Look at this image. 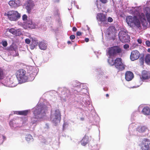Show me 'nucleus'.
Instances as JSON below:
<instances>
[{
  "instance_id": "obj_20",
  "label": "nucleus",
  "mask_w": 150,
  "mask_h": 150,
  "mask_svg": "<svg viewBox=\"0 0 150 150\" xmlns=\"http://www.w3.org/2000/svg\"><path fill=\"white\" fill-rule=\"evenodd\" d=\"M98 78L101 79L102 81H104L108 79V76L105 75L104 72L102 71L99 73L98 74Z\"/></svg>"
},
{
  "instance_id": "obj_12",
  "label": "nucleus",
  "mask_w": 150,
  "mask_h": 150,
  "mask_svg": "<svg viewBox=\"0 0 150 150\" xmlns=\"http://www.w3.org/2000/svg\"><path fill=\"white\" fill-rule=\"evenodd\" d=\"M140 56V54L137 50L132 51L131 52L130 58L132 61H134L137 59Z\"/></svg>"
},
{
  "instance_id": "obj_1",
  "label": "nucleus",
  "mask_w": 150,
  "mask_h": 150,
  "mask_svg": "<svg viewBox=\"0 0 150 150\" xmlns=\"http://www.w3.org/2000/svg\"><path fill=\"white\" fill-rule=\"evenodd\" d=\"M126 21L128 25L131 27L135 25L139 29L141 28L140 22L136 16H128L126 17Z\"/></svg>"
},
{
  "instance_id": "obj_27",
  "label": "nucleus",
  "mask_w": 150,
  "mask_h": 150,
  "mask_svg": "<svg viewBox=\"0 0 150 150\" xmlns=\"http://www.w3.org/2000/svg\"><path fill=\"white\" fill-rule=\"evenodd\" d=\"M145 62L147 63H149L150 62V54H147L146 56L145 59Z\"/></svg>"
},
{
  "instance_id": "obj_54",
  "label": "nucleus",
  "mask_w": 150,
  "mask_h": 150,
  "mask_svg": "<svg viewBox=\"0 0 150 150\" xmlns=\"http://www.w3.org/2000/svg\"><path fill=\"white\" fill-rule=\"evenodd\" d=\"M81 119L82 120H83L84 119H83V118H81Z\"/></svg>"
},
{
  "instance_id": "obj_40",
  "label": "nucleus",
  "mask_w": 150,
  "mask_h": 150,
  "mask_svg": "<svg viewBox=\"0 0 150 150\" xmlns=\"http://www.w3.org/2000/svg\"><path fill=\"white\" fill-rule=\"evenodd\" d=\"M100 1L102 3L104 4L108 2L107 0H100Z\"/></svg>"
},
{
  "instance_id": "obj_2",
  "label": "nucleus",
  "mask_w": 150,
  "mask_h": 150,
  "mask_svg": "<svg viewBox=\"0 0 150 150\" xmlns=\"http://www.w3.org/2000/svg\"><path fill=\"white\" fill-rule=\"evenodd\" d=\"M16 77L19 81L22 82H25L27 81L29 78L26 74L25 71L23 69L17 70L16 73Z\"/></svg>"
},
{
  "instance_id": "obj_35",
  "label": "nucleus",
  "mask_w": 150,
  "mask_h": 150,
  "mask_svg": "<svg viewBox=\"0 0 150 150\" xmlns=\"http://www.w3.org/2000/svg\"><path fill=\"white\" fill-rule=\"evenodd\" d=\"M25 42L27 44H29L30 42V40L28 38H26L25 39Z\"/></svg>"
},
{
  "instance_id": "obj_23",
  "label": "nucleus",
  "mask_w": 150,
  "mask_h": 150,
  "mask_svg": "<svg viewBox=\"0 0 150 150\" xmlns=\"http://www.w3.org/2000/svg\"><path fill=\"white\" fill-rule=\"evenodd\" d=\"M38 45L40 48L42 50H45L47 47V44L44 41L40 42Z\"/></svg>"
},
{
  "instance_id": "obj_14",
  "label": "nucleus",
  "mask_w": 150,
  "mask_h": 150,
  "mask_svg": "<svg viewBox=\"0 0 150 150\" xmlns=\"http://www.w3.org/2000/svg\"><path fill=\"white\" fill-rule=\"evenodd\" d=\"M116 31V28L114 26H111L107 29L106 33L109 37H112L115 34Z\"/></svg>"
},
{
  "instance_id": "obj_28",
  "label": "nucleus",
  "mask_w": 150,
  "mask_h": 150,
  "mask_svg": "<svg viewBox=\"0 0 150 150\" xmlns=\"http://www.w3.org/2000/svg\"><path fill=\"white\" fill-rule=\"evenodd\" d=\"M4 76L3 70L1 67H0V79H3L4 78Z\"/></svg>"
},
{
  "instance_id": "obj_31",
  "label": "nucleus",
  "mask_w": 150,
  "mask_h": 150,
  "mask_svg": "<svg viewBox=\"0 0 150 150\" xmlns=\"http://www.w3.org/2000/svg\"><path fill=\"white\" fill-rule=\"evenodd\" d=\"M4 16L6 18L9 19V12L7 11V12H5L4 13Z\"/></svg>"
},
{
  "instance_id": "obj_50",
  "label": "nucleus",
  "mask_w": 150,
  "mask_h": 150,
  "mask_svg": "<svg viewBox=\"0 0 150 150\" xmlns=\"http://www.w3.org/2000/svg\"><path fill=\"white\" fill-rule=\"evenodd\" d=\"M3 139L5 140V139H6V137L5 136H3Z\"/></svg>"
},
{
  "instance_id": "obj_52",
  "label": "nucleus",
  "mask_w": 150,
  "mask_h": 150,
  "mask_svg": "<svg viewBox=\"0 0 150 150\" xmlns=\"http://www.w3.org/2000/svg\"><path fill=\"white\" fill-rule=\"evenodd\" d=\"M30 76H31L32 75H33V74H30Z\"/></svg>"
},
{
  "instance_id": "obj_5",
  "label": "nucleus",
  "mask_w": 150,
  "mask_h": 150,
  "mask_svg": "<svg viewBox=\"0 0 150 150\" xmlns=\"http://www.w3.org/2000/svg\"><path fill=\"white\" fill-rule=\"evenodd\" d=\"M114 63L115 67L119 71H123L125 69L126 66L122 63L121 58H116L114 61Z\"/></svg>"
},
{
  "instance_id": "obj_56",
  "label": "nucleus",
  "mask_w": 150,
  "mask_h": 150,
  "mask_svg": "<svg viewBox=\"0 0 150 150\" xmlns=\"http://www.w3.org/2000/svg\"><path fill=\"white\" fill-rule=\"evenodd\" d=\"M8 4H9V1L8 2Z\"/></svg>"
},
{
  "instance_id": "obj_10",
  "label": "nucleus",
  "mask_w": 150,
  "mask_h": 150,
  "mask_svg": "<svg viewBox=\"0 0 150 150\" xmlns=\"http://www.w3.org/2000/svg\"><path fill=\"white\" fill-rule=\"evenodd\" d=\"M98 21L101 22L104 24H107V21L106 15L103 13H98L96 17Z\"/></svg>"
},
{
  "instance_id": "obj_57",
  "label": "nucleus",
  "mask_w": 150,
  "mask_h": 150,
  "mask_svg": "<svg viewBox=\"0 0 150 150\" xmlns=\"http://www.w3.org/2000/svg\"><path fill=\"white\" fill-rule=\"evenodd\" d=\"M143 128H144V127H142V128H141V129H142Z\"/></svg>"
},
{
  "instance_id": "obj_29",
  "label": "nucleus",
  "mask_w": 150,
  "mask_h": 150,
  "mask_svg": "<svg viewBox=\"0 0 150 150\" xmlns=\"http://www.w3.org/2000/svg\"><path fill=\"white\" fill-rule=\"evenodd\" d=\"M25 139L27 141L29 142L33 140V138L32 135L30 134H29L27 135L26 137H25Z\"/></svg>"
},
{
  "instance_id": "obj_49",
  "label": "nucleus",
  "mask_w": 150,
  "mask_h": 150,
  "mask_svg": "<svg viewBox=\"0 0 150 150\" xmlns=\"http://www.w3.org/2000/svg\"><path fill=\"white\" fill-rule=\"evenodd\" d=\"M148 51L149 52H150V48H149L148 50Z\"/></svg>"
},
{
  "instance_id": "obj_18",
  "label": "nucleus",
  "mask_w": 150,
  "mask_h": 150,
  "mask_svg": "<svg viewBox=\"0 0 150 150\" xmlns=\"http://www.w3.org/2000/svg\"><path fill=\"white\" fill-rule=\"evenodd\" d=\"M20 0H10V6L13 8H16L20 6Z\"/></svg>"
},
{
  "instance_id": "obj_8",
  "label": "nucleus",
  "mask_w": 150,
  "mask_h": 150,
  "mask_svg": "<svg viewBox=\"0 0 150 150\" xmlns=\"http://www.w3.org/2000/svg\"><path fill=\"white\" fill-rule=\"evenodd\" d=\"M21 17V15L17 11H10V20L16 21Z\"/></svg>"
},
{
  "instance_id": "obj_48",
  "label": "nucleus",
  "mask_w": 150,
  "mask_h": 150,
  "mask_svg": "<svg viewBox=\"0 0 150 150\" xmlns=\"http://www.w3.org/2000/svg\"><path fill=\"white\" fill-rule=\"evenodd\" d=\"M106 96L107 97V98H108L109 96V95L108 94H106Z\"/></svg>"
},
{
  "instance_id": "obj_41",
  "label": "nucleus",
  "mask_w": 150,
  "mask_h": 150,
  "mask_svg": "<svg viewBox=\"0 0 150 150\" xmlns=\"http://www.w3.org/2000/svg\"><path fill=\"white\" fill-rule=\"evenodd\" d=\"M129 45L128 44H125L124 45V48L125 49H127L129 47Z\"/></svg>"
},
{
  "instance_id": "obj_24",
  "label": "nucleus",
  "mask_w": 150,
  "mask_h": 150,
  "mask_svg": "<svg viewBox=\"0 0 150 150\" xmlns=\"http://www.w3.org/2000/svg\"><path fill=\"white\" fill-rule=\"evenodd\" d=\"M18 84L16 79L11 77L10 78V87H13L16 86Z\"/></svg>"
},
{
  "instance_id": "obj_38",
  "label": "nucleus",
  "mask_w": 150,
  "mask_h": 150,
  "mask_svg": "<svg viewBox=\"0 0 150 150\" xmlns=\"http://www.w3.org/2000/svg\"><path fill=\"white\" fill-rule=\"evenodd\" d=\"M75 36L74 35H72L70 36V38L71 40H74L75 38Z\"/></svg>"
},
{
  "instance_id": "obj_42",
  "label": "nucleus",
  "mask_w": 150,
  "mask_h": 150,
  "mask_svg": "<svg viewBox=\"0 0 150 150\" xmlns=\"http://www.w3.org/2000/svg\"><path fill=\"white\" fill-rule=\"evenodd\" d=\"M82 34V33L79 31H78L76 33V35L77 36H81Z\"/></svg>"
},
{
  "instance_id": "obj_44",
  "label": "nucleus",
  "mask_w": 150,
  "mask_h": 150,
  "mask_svg": "<svg viewBox=\"0 0 150 150\" xmlns=\"http://www.w3.org/2000/svg\"><path fill=\"white\" fill-rule=\"evenodd\" d=\"M72 30L73 31L75 32L77 30V29L75 27H73L72 28Z\"/></svg>"
},
{
  "instance_id": "obj_17",
  "label": "nucleus",
  "mask_w": 150,
  "mask_h": 150,
  "mask_svg": "<svg viewBox=\"0 0 150 150\" xmlns=\"http://www.w3.org/2000/svg\"><path fill=\"white\" fill-rule=\"evenodd\" d=\"M125 75L126 80L128 81L131 80L134 77L133 73L129 71L126 72Z\"/></svg>"
},
{
  "instance_id": "obj_16",
  "label": "nucleus",
  "mask_w": 150,
  "mask_h": 150,
  "mask_svg": "<svg viewBox=\"0 0 150 150\" xmlns=\"http://www.w3.org/2000/svg\"><path fill=\"white\" fill-rule=\"evenodd\" d=\"M141 78L144 80L149 79L150 78V73L146 70H144L142 73Z\"/></svg>"
},
{
  "instance_id": "obj_53",
  "label": "nucleus",
  "mask_w": 150,
  "mask_h": 150,
  "mask_svg": "<svg viewBox=\"0 0 150 150\" xmlns=\"http://www.w3.org/2000/svg\"><path fill=\"white\" fill-rule=\"evenodd\" d=\"M34 79V76H33L32 78L31 79Z\"/></svg>"
},
{
  "instance_id": "obj_4",
  "label": "nucleus",
  "mask_w": 150,
  "mask_h": 150,
  "mask_svg": "<svg viewBox=\"0 0 150 150\" xmlns=\"http://www.w3.org/2000/svg\"><path fill=\"white\" fill-rule=\"evenodd\" d=\"M43 109V108L41 106H38L36 107L33 112L34 117H32L31 119V121L33 124L36 123L37 120L39 118V115L41 114Z\"/></svg>"
},
{
  "instance_id": "obj_51",
  "label": "nucleus",
  "mask_w": 150,
  "mask_h": 150,
  "mask_svg": "<svg viewBox=\"0 0 150 150\" xmlns=\"http://www.w3.org/2000/svg\"><path fill=\"white\" fill-rule=\"evenodd\" d=\"M97 6L98 8L99 9H100V8H99V7H98V4H97Z\"/></svg>"
},
{
  "instance_id": "obj_34",
  "label": "nucleus",
  "mask_w": 150,
  "mask_h": 150,
  "mask_svg": "<svg viewBox=\"0 0 150 150\" xmlns=\"http://www.w3.org/2000/svg\"><path fill=\"white\" fill-rule=\"evenodd\" d=\"M2 44L4 47L7 46L8 45L7 42L6 41H2Z\"/></svg>"
},
{
  "instance_id": "obj_21",
  "label": "nucleus",
  "mask_w": 150,
  "mask_h": 150,
  "mask_svg": "<svg viewBox=\"0 0 150 150\" xmlns=\"http://www.w3.org/2000/svg\"><path fill=\"white\" fill-rule=\"evenodd\" d=\"M10 33L16 36H19L21 34V32L20 29L16 30L13 28L10 29Z\"/></svg>"
},
{
  "instance_id": "obj_36",
  "label": "nucleus",
  "mask_w": 150,
  "mask_h": 150,
  "mask_svg": "<svg viewBox=\"0 0 150 150\" xmlns=\"http://www.w3.org/2000/svg\"><path fill=\"white\" fill-rule=\"evenodd\" d=\"M107 20H108V22H110V23H111L113 21V19L111 17H109L108 18Z\"/></svg>"
},
{
  "instance_id": "obj_55",
  "label": "nucleus",
  "mask_w": 150,
  "mask_h": 150,
  "mask_svg": "<svg viewBox=\"0 0 150 150\" xmlns=\"http://www.w3.org/2000/svg\"><path fill=\"white\" fill-rule=\"evenodd\" d=\"M11 47H12V45H11L10 46V48H11Z\"/></svg>"
},
{
  "instance_id": "obj_39",
  "label": "nucleus",
  "mask_w": 150,
  "mask_h": 150,
  "mask_svg": "<svg viewBox=\"0 0 150 150\" xmlns=\"http://www.w3.org/2000/svg\"><path fill=\"white\" fill-rule=\"evenodd\" d=\"M145 43L147 46H150V42L149 41L147 40L146 41Z\"/></svg>"
},
{
  "instance_id": "obj_26",
  "label": "nucleus",
  "mask_w": 150,
  "mask_h": 150,
  "mask_svg": "<svg viewBox=\"0 0 150 150\" xmlns=\"http://www.w3.org/2000/svg\"><path fill=\"white\" fill-rule=\"evenodd\" d=\"M142 112L145 115H150V108L147 107H145L142 109Z\"/></svg>"
},
{
  "instance_id": "obj_43",
  "label": "nucleus",
  "mask_w": 150,
  "mask_h": 150,
  "mask_svg": "<svg viewBox=\"0 0 150 150\" xmlns=\"http://www.w3.org/2000/svg\"><path fill=\"white\" fill-rule=\"evenodd\" d=\"M138 42L139 43L141 44L142 43V39L140 38H139L137 40Z\"/></svg>"
},
{
  "instance_id": "obj_37",
  "label": "nucleus",
  "mask_w": 150,
  "mask_h": 150,
  "mask_svg": "<svg viewBox=\"0 0 150 150\" xmlns=\"http://www.w3.org/2000/svg\"><path fill=\"white\" fill-rule=\"evenodd\" d=\"M146 17L148 21L150 23V14H148L146 15Z\"/></svg>"
},
{
  "instance_id": "obj_6",
  "label": "nucleus",
  "mask_w": 150,
  "mask_h": 150,
  "mask_svg": "<svg viewBox=\"0 0 150 150\" xmlns=\"http://www.w3.org/2000/svg\"><path fill=\"white\" fill-rule=\"evenodd\" d=\"M54 117L52 120L53 122L55 125H57L59 123L61 119V114L59 110L57 109L54 112Z\"/></svg>"
},
{
  "instance_id": "obj_19",
  "label": "nucleus",
  "mask_w": 150,
  "mask_h": 150,
  "mask_svg": "<svg viewBox=\"0 0 150 150\" xmlns=\"http://www.w3.org/2000/svg\"><path fill=\"white\" fill-rule=\"evenodd\" d=\"M32 40V42L30 45V48L31 50H33L34 48L37 46L38 44V40L36 38H30Z\"/></svg>"
},
{
  "instance_id": "obj_11",
  "label": "nucleus",
  "mask_w": 150,
  "mask_h": 150,
  "mask_svg": "<svg viewBox=\"0 0 150 150\" xmlns=\"http://www.w3.org/2000/svg\"><path fill=\"white\" fill-rule=\"evenodd\" d=\"M35 6V4L33 1L32 0H29L28 1L25 6V9L27 10V12L30 13Z\"/></svg>"
},
{
  "instance_id": "obj_47",
  "label": "nucleus",
  "mask_w": 150,
  "mask_h": 150,
  "mask_svg": "<svg viewBox=\"0 0 150 150\" xmlns=\"http://www.w3.org/2000/svg\"><path fill=\"white\" fill-rule=\"evenodd\" d=\"M67 43L68 44H70L72 43L71 42L69 41H67Z\"/></svg>"
},
{
  "instance_id": "obj_25",
  "label": "nucleus",
  "mask_w": 150,
  "mask_h": 150,
  "mask_svg": "<svg viewBox=\"0 0 150 150\" xmlns=\"http://www.w3.org/2000/svg\"><path fill=\"white\" fill-rule=\"evenodd\" d=\"M30 112V110H27L16 111V114L18 115L25 116L27 115Z\"/></svg>"
},
{
  "instance_id": "obj_9",
  "label": "nucleus",
  "mask_w": 150,
  "mask_h": 150,
  "mask_svg": "<svg viewBox=\"0 0 150 150\" xmlns=\"http://www.w3.org/2000/svg\"><path fill=\"white\" fill-rule=\"evenodd\" d=\"M142 150H150V140L147 139H144L142 141L141 145Z\"/></svg>"
},
{
  "instance_id": "obj_30",
  "label": "nucleus",
  "mask_w": 150,
  "mask_h": 150,
  "mask_svg": "<svg viewBox=\"0 0 150 150\" xmlns=\"http://www.w3.org/2000/svg\"><path fill=\"white\" fill-rule=\"evenodd\" d=\"M91 150H99L98 147L97 145H94L92 146Z\"/></svg>"
},
{
  "instance_id": "obj_32",
  "label": "nucleus",
  "mask_w": 150,
  "mask_h": 150,
  "mask_svg": "<svg viewBox=\"0 0 150 150\" xmlns=\"http://www.w3.org/2000/svg\"><path fill=\"white\" fill-rule=\"evenodd\" d=\"M27 18H28V16L25 14L23 15L22 16L23 20L24 21H27V20H28V19H27Z\"/></svg>"
},
{
  "instance_id": "obj_3",
  "label": "nucleus",
  "mask_w": 150,
  "mask_h": 150,
  "mask_svg": "<svg viewBox=\"0 0 150 150\" xmlns=\"http://www.w3.org/2000/svg\"><path fill=\"white\" fill-rule=\"evenodd\" d=\"M122 49L119 46H115L109 47L108 53L110 57L115 56L121 53Z\"/></svg>"
},
{
  "instance_id": "obj_7",
  "label": "nucleus",
  "mask_w": 150,
  "mask_h": 150,
  "mask_svg": "<svg viewBox=\"0 0 150 150\" xmlns=\"http://www.w3.org/2000/svg\"><path fill=\"white\" fill-rule=\"evenodd\" d=\"M119 38L122 42L125 43L128 41L129 37L126 32L121 31L119 33Z\"/></svg>"
},
{
  "instance_id": "obj_15",
  "label": "nucleus",
  "mask_w": 150,
  "mask_h": 150,
  "mask_svg": "<svg viewBox=\"0 0 150 150\" xmlns=\"http://www.w3.org/2000/svg\"><path fill=\"white\" fill-rule=\"evenodd\" d=\"M139 18L144 28H146L148 25V22L146 20L144 14L142 13L140 16Z\"/></svg>"
},
{
  "instance_id": "obj_45",
  "label": "nucleus",
  "mask_w": 150,
  "mask_h": 150,
  "mask_svg": "<svg viewBox=\"0 0 150 150\" xmlns=\"http://www.w3.org/2000/svg\"><path fill=\"white\" fill-rule=\"evenodd\" d=\"M89 39L88 38H86L85 39V41L86 42H88L89 41Z\"/></svg>"
},
{
  "instance_id": "obj_13",
  "label": "nucleus",
  "mask_w": 150,
  "mask_h": 150,
  "mask_svg": "<svg viewBox=\"0 0 150 150\" xmlns=\"http://www.w3.org/2000/svg\"><path fill=\"white\" fill-rule=\"evenodd\" d=\"M24 25L26 26V28H28L31 29H34L35 27V23L33 22L32 19H28L27 21H25Z\"/></svg>"
},
{
  "instance_id": "obj_22",
  "label": "nucleus",
  "mask_w": 150,
  "mask_h": 150,
  "mask_svg": "<svg viewBox=\"0 0 150 150\" xmlns=\"http://www.w3.org/2000/svg\"><path fill=\"white\" fill-rule=\"evenodd\" d=\"M89 139L88 136L85 135L81 141V144L83 146L86 145L89 142Z\"/></svg>"
},
{
  "instance_id": "obj_46",
  "label": "nucleus",
  "mask_w": 150,
  "mask_h": 150,
  "mask_svg": "<svg viewBox=\"0 0 150 150\" xmlns=\"http://www.w3.org/2000/svg\"><path fill=\"white\" fill-rule=\"evenodd\" d=\"M59 1V0H54V2H58Z\"/></svg>"
},
{
  "instance_id": "obj_33",
  "label": "nucleus",
  "mask_w": 150,
  "mask_h": 150,
  "mask_svg": "<svg viewBox=\"0 0 150 150\" xmlns=\"http://www.w3.org/2000/svg\"><path fill=\"white\" fill-rule=\"evenodd\" d=\"M108 62L109 63V64L111 65H114V60L112 59H110L109 60H108Z\"/></svg>"
}]
</instances>
